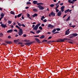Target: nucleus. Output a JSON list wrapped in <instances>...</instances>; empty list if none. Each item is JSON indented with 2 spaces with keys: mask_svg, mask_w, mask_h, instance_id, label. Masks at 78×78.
<instances>
[{
  "mask_svg": "<svg viewBox=\"0 0 78 78\" xmlns=\"http://www.w3.org/2000/svg\"><path fill=\"white\" fill-rule=\"evenodd\" d=\"M12 30H9L7 31V33H12Z\"/></svg>",
  "mask_w": 78,
  "mask_h": 78,
  "instance_id": "nucleus-13",
  "label": "nucleus"
},
{
  "mask_svg": "<svg viewBox=\"0 0 78 78\" xmlns=\"http://www.w3.org/2000/svg\"><path fill=\"white\" fill-rule=\"evenodd\" d=\"M59 7V5H58L55 8V9H57V8H58V7Z\"/></svg>",
  "mask_w": 78,
  "mask_h": 78,
  "instance_id": "nucleus-46",
  "label": "nucleus"
},
{
  "mask_svg": "<svg viewBox=\"0 0 78 78\" xmlns=\"http://www.w3.org/2000/svg\"><path fill=\"white\" fill-rule=\"evenodd\" d=\"M22 27H25V25L24 24H22Z\"/></svg>",
  "mask_w": 78,
  "mask_h": 78,
  "instance_id": "nucleus-42",
  "label": "nucleus"
},
{
  "mask_svg": "<svg viewBox=\"0 0 78 78\" xmlns=\"http://www.w3.org/2000/svg\"><path fill=\"white\" fill-rule=\"evenodd\" d=\"M41 26L42 27H44V26H45V25H44V24H41Z\"/></svg>",
  "mask_w": 78,
  "mask_h": 78,
  "instance_id": "nucleus-54",
  "label": "nucleus"
},
{
  "mask_svg": "<svg viewBox=\"0 0 78 78\" xmlns=\"http://www.w3.org/2000/svg\"><path fill=\"white\" fill-rule=\"evenodd\" d=\"M44 22H47V20L45 19L43 20Z\"/></svg>",
  "mask_w": 78,
  "mask_h": 78,
  "instance_id": "nucleus-39",
  "label": "nucleus"
},
{
  "mask_svg": "<svg viewBox=\"0 0 78 78\" xmlns=\"http://www.w3.org/2000/svg\"><path fill=\"white\" fill-rule=\"evenodd\" d=\"M41 25V23H39L38 24H37L33 28V30L35 31H37V29H38V27Z\"/></svg>",
  "mask_w": 78,
  "mask_h": 78,
  "instance_id": "nucleus-1",
  "label": "nucleus"
},
{
  "mask_svg": "<svg viewBox=\"0 0 78 78\" xmlns=\"http://www.w3.org/2000/svg\"><path fill=\"white\" fill-rule=\"evenodd\" d=\"M18 33L19 36H21L23 34V30L22 29H20L19 31V32H18Z\"/></svg>",
  "mask_w": 78,
  "mask_h": 78,
  "instance_id": "nucleus-2",
  "label": "nucleus"
},
{
  "mask_svg": "<svg viewBox=\"0 0 78 78\" xmlns=\"http://www.w3.org/2000/svg\"><path fill=\"white\" fill-rule=\"evenodd\" d=\"M63 3H60V6H62L63 5Z\"/></svg>",
  "mask_w": 78,
  "mask_h": 78,
  "instance_id": "nucleus-47",
  "label": "nucleus"
},
{
  "mask_svg": "<svg viewBox=\"0 0 78 78\" xmlns=\"http://www.w3.org/2000/svg\"><path fill=\"white\" fill-rule=\"evenodd\" d=\"M72 35H73L74 36H78V34L76 33H74L72 34Z\"/></svg>",
  "mask_w": 78,
  "mask_h": 78,
  "instance_id": "nucleus-14",
  "label": "nucleus"
},
{
  "mask_svg": "<svg viewBox=\"0 0 78 78\" xmlns=\"http://www.w3.org/2000/svg\"><path fill=\"white\" fill-rule=\"evenodd\" d=\"M22 13H20L17 16V17H20V16H22Z\"/></svg>",
  "mask_w": 78,
  "mask_h": 78,
  "instance_id": "nucleus-21",
  "label": "nucleus"
},
{
  "mask_svg": "<svg viewBox=\"0 0 78 78\" xmlns=\"http://www.w3.org/2000/svg\"><path fill=\"white\" fill-rule=\"evenodd\" d=\"M66 16H67V15H65L63 16V18H64V17H66Z\"/></svg>",
  "mask_w": 78,
  "mask_h": 78,
  "instance_id": "nucleus-56",
  "label": "nucleus"
},
{
  "mask_svg": "<svg viewBox=\"0 0 78 78\" xmlns=\"http://www.w3.org/2000/svg\"><path fill=\"white\" fill-rule=\"evenodd\" d=\"M8 38L9 39H11V36H9L8 37Z\"/></svg>",
  "mask_w": 78,
  "mask_h": 78,
  "instance_id": "nucleus-51",
  "label": "nucleus"
},
{
  "mask_svg": "<svg viewBox=\"0 0 78 78\" xmlns=\"http://www.w3.org/2000/svg\"><path fill=\"white\" fill-rule=\"evenodd\" d=\"M55 6V5L54 4H51L50 5V6L51 7V8Z\"/></svg>",
  "mask_w": 78,
  "mask_h": 78,
  "instance_id": "nucleus-32",
  "label": "nucleus"
},
{
  "mask_svg": "<svg viewBox=\"0 0 78 78\" xmlns=\"http://www.w3.org/2000/svg\"><path fill=\"white\" fill-rule=\"evenodd\" d=\"M5 43L6 44H11L12 43V42L11 41H6L5 42Z\"/></svg>",
  "mask_w": 78,
  "mask_h": 78,
  "instance_id": "nucleus-10",
  "label": "nucleus"
},
{
  "mask_svg": "<svg viewBox=\"0 0 78 78\" xmlns=\"http://www.w3.org/2000/svg\"><path fill=\"white\" fill-rule=\"evenodd\" d=\"M65 39H66V40H68L70 41V39H69V38H65Z\"/></svg>",
  "mask_w": 78,
  "mask_h": 78,
  "instance_id": "nucleus-49",
  "label": "nucleus"
},
{
  "mask_svg": "<svg viewBox=\"0 0 78 78\" xmlns=\"http://www.w3.org/2000/svg\"><path fill=\"white\" fill-rule=\"evenodd\" d=\"M8 23H9V24H11V23H12V22L10 20H9L8 22H7Z\"/></svg>",
  "mask_w": 78,
  "mask_h": 78,
  "instance_id": "nucleus-26",
  "label": "nucleus"
},
{
  "mask_svg": "<svg viewBox=\"0 0 78 78\" xmlns=\"http://www.w3.org/2000/svg\"><path fill=\"white\" fill-rule=\"evenodd\" d=\"M39 29H40V30H42V27H39Z\"/></svg>",
  "mask_w": 78,
  "mask_h": 78,
  "instance_id": "nucleus-35",
  "label": "nucleus"
},
{
  "mask_svg": "<svg viewBox=\"0 0 78 78\" xmlns=\"http://www.w3.org/2000/svg\"><path fill=\"white\" fill-rule=\"evenodd\" d=\"M16 23L14 22L13 24V25H16Z\"/></svg>",
  "mask_w": 78,
  "mask_h": 78,
  "instance_id": "nucleus-55",
  "label": "nucleus"
},
{
  "mask_svg": "<svg viewBox=\"0 0 78 78\" xmlns=\"http://www.w3.org/2000/svg\"><path fill=\"white\" fill-rule=\"evenodd\" d=\"M37 13H35L33 15H32V16L33 17H37Z\"/></svg>",
  "mask_w": 78,
  "mask_h": 78,
  "instance_id": "nucleus-11",
  "label": "nucleus"
},
{
  "mask_svg": "<svg viewBox=\"0 0 78 78\" xmlns=\"http://www.w3.org/2000/svg\"><path fill=\"white\" fill-rule=\"evenodd\" d=\"M56 31V29H54V30H52V33H55V31Z\"/></svg>",
  "mask_w": 78,
  "mask_h": 78,
  "instance_id": "nucleus-31",
  "label": "nucleus"
},
{
  "mask_svg": "<svg viewBox=\"0 0 78 78\" xmlns=\"http://www.w3.org/2000/svg\"><path fill=\"white\" fill-rule=\"evenodd\" d=\"M51 37H50L48 38V39H51Z\"/></svg>",
  "mask_w": 78,
  "mask_h": 78,
  "instance_id": "nucleus-50",
  "label": "nucleus"
},
{
  "mask_svg": "<svg viewBox=\"0 0 78 78\" xmlns=\"http://www.w3.org/2000/svg\"><path fill=\"white\" fill-rule=\"evenodd\" d=\"M35 41H37V42L38 43L40 42V40H39V39L37 38H35Z\"/></svg>",
  "mask_w": 78,
  "mask_h": 78,
  "instance_id": "nucleus-8",
  "label": "nucleus"
},
{
  "mask_svg": "<svg viewBox=\"0 0 78 78\" xmlns=\"http://www.w3.org/2000/svg\"><path fill=\"white\" fill-rule=\"evenodd\" d=\"M45 19V17L44 16H43L41 18V20H43V19Z\"/></svg>",
  "mask_w": 78,
  "mask_h": 78,
  "instance_id": "nucleus-24",
  "label": "nucleus"
},
{
  "mask_svg": "<svg viewBox=\"0 0 78 78\" xmlns=\"http://www.w3.org/2000/svg\"><path fill=\"white\" fill-rule=\"evenodd\" d=\"M35 26V25L34 24L33 25L32 27V28H33L34 27V26Z\"/></svg>",
  "mask_w": 78,
  "mask_h": 78,
  "instance_id": "nucleus-59",
  "label": "nucleus"
},
{
  "mask_svg": "<svg viewBox=\"0 0 78 78\" xmlns=\"http://www.w3.org/2000/svg\"><path fill=\"white\" fill-rule=\"evenodd\" d=\"M70 16H69L68 18L66 19V21H69V20H70Z\"/></svg>",
  "mask_w": 78,
  "mask_h": 78,
  "instance_id": "nucleus-17",
  "label": "nucleus"
},
{
  "mask_svg": "<svg viewBox=\"0 0 78 78\" xmlns=\"http://www.w3.org/2000/svg\"><path fill=\"white\" fill-rule=\"evenodd\" d=\"M71 0H69L68 1V2H69V3H73V0L72 1H70Z\"/></svg>",
  "mask_w": 78,
  "mask_h": 78,
  "instance_id": "nucleus-16",
  "label": "nucleus"
},
{
  "mask_svg": "<svg viewBox=\"0 0 78 78\" xmlns=\"http://www.w3.org/2000/svg\"><path fill=\"white\" fill-rule=\"evenodd\" d=\"M58 3H57L56 4H55V6H57L58 5Z\"/></svg>",
  "mask_w": 78,
  "mask_h": 78,
  "instance_id": "nucleus-64",
  "label": "nucleus"
},
{
  "mask_svg": "<svg viewBox=\"0 0 78 78\" xmlns=\"http://www.w3.org/2000/svg\"><path fill=\"white\" fill-rule=\"evenodd\" d=\"M76 1H77V0H73V2H76Z\"/></svg>",
  "mask_w": 78,
  "mask_h": 78,
  "instance_id": "nucleus-58",
  "label": "nucleus"
},
{
  "mask_svg": "<svg viewBox=\"0 0 78 78\" xmlns=\"http://www.w3.org/2000/svg\"><path fill=\"white\" fill-rule=\"evenodd\" d=\"M66 38H64L63 39H60V42H64V40H66Z\"/></svg>",
  "mask_w": 78,
  "mask_h": 78,
  "instance_id": "nucleus-18",
  "label": "nucleus"
},
{
  "mask_svg": "<svg viewBox=\"0 0 78 78\" xmlns=\"http://www.w3.org/2000/svg\"><path fill=\"white\" fill-rule=\"evenodd\" d=\"M37 5H44V3H38L37 4Z\"/></svg>",
  "mask_w": 78,
  "mask_h": 78,
  "instance_id": "nucleus-29",
  "label": "nucleus"
},
{
  "mask_svg": "<svg viewBox=\"0 0 78 78\" xmlns=\"http://www.w3.org/2000/svg\"><path fill=\"white\" fill-rule=\"evenodd\" d=\"M48 27H49L50 28H53L54 26L51 24H49L48 25Z\"/></svg>",
  "mask_w": 78,
  "mask_h": 78,
  "instance_id": "nucleus-9",
  "label": "nucleus"
},
{
  "mask_svg": "<svg viewBox=\"0 0 78 78\" xmlns=\"http://www.w3.org/2000/svg\"><path fill=\"white\" fill-rule=\"evenodd\" d=\"M51 15L52 16H55V14L53 12H52L51 13Z\"/></svg>",
  "mask_w": 78,
  "mask_h": 78,
  "instance_id": "nucleus-12",
  "label": "nucleus"
},
{
  "mask_svg": "<svg viewBox=\"0 0 78 78\" xmlns=\"http://www.w3.org/2000/svg\"><path fill=\"white\" fill-rule=\"evenodd\" d=\"M45 37L44 36V35H42L40 37V39H43Z\"/></svg>",
  "mask_w": 78,
  "mask_h": 78,
  "instance_id": "nucleus-20",
  "label": "nucleus"
},
{
  "mask_svg": "<svg viewBox=\"0 0 78 78\" xmlns=\"http://www.w3.org/2000/svg\"><path fill=\"white\" fill-rule=\"evenodd\" d=\"M61 14H62L61 11H59V12L57 13V16H61Z\"/></svg>",
  "mask_w": 78,
  "mask_h": 78,
  "instance_id": "nucleus-7",
  "label": "nucleus"
},
{
  "mask_svg": "<svg viewBox=\"0 0 78 78\" xmlns=\"http://www.w3.org/2000/svg\"><path fill=\"white\" fill-rule=\"evenodd\" d=\"M34 37H39V35L34 36Z\"/></svg>",
  "mask_w": 78,
  "mask_h": 78,
  "instance_id": "nucleus-38",
  "label": "nucleus"
},
{
  "mask_svg": "<svg viewBox=\"0 0 78 78\" xmlns=\"http://www.w3.org/2000/svg\"><path fill=\"white\" fill-rule=\"evenodd\" d=\"M16 28H17L19 29V30H20V29H22L20 28V27H19L18 25H16Z\"/></svg>",
  "mask_w": 78,
  "mask_h": 78,
  "instance_id": "nucleus-23",
  "label": "nucleus"
},
{
  "mask_svg": "<svg viewBox=\"0 0 78 78\" xmlns=\"http://www.w3.org/2000/svg\"><path fill=\"white\" fill-rule=\"evenodd\" d=\"M47 40H44L43 41V42H47Z\"/></svg>",
  "mask_w": 78,
  "mask_h": 78,
  "instance_id": "nucleus-48",
  "label": "nucleus"
},
{
  "mask_svg": "<svg viewBox=\"0 0 78 78\" xmlns=\"http://www.w3.org/2000/svg\"><path fill=\"white\" fill-rule=\"evenodd\" d=\"M65 8V6H63L61 8V11L62 12H64V9Z\"/></svg>",
  "mask_w": 78,
  "mask_h": 78,
  "instance_id": "nucleus-6",
  "label": "nucleus"
},
{
  "mask_svg": "<svg viewBox=\"0 0 78 78\" xmlns=\"http://www.w3.org/2000/svg\"><path fill=\"white\" fill-rule=\"evenodd\" d=\"M23 16H24V15H23L22 16V19H24V17H23Z\"/></svg>",
  "mask_w": 78,
  "mask_h": 78,
  "instance_id": "nucleus-43",
  "label": "nucleus"
},
{
  "mask_svg": "<svg viewBox=\"0 0 78 78\" xmlns=\"http://www.w3.org/2000/svg\"><path fill=\"white\" fill-rule=\"evenodd\" d=\"M1 16V17H3L4 16V15H3V14H2Z\"/></svg>",
  "mask_w": 78,
  "mask_h": 78,
  "instance_id": "nucleus-57",
  "label": "nucleus"
},
{
  "mask_svg": "<svg viewBox=\"0 0 78 78\" xmlns=\"http://www.w3.org/2000/svg\"><path fill=\"white\" fill-rule=\"evenodd\" d=\"M10 13L12 14H15V13H14V12L13 11H11L10 12Z\"/></svg>",
  "mask_w": 78,
  "mask_h": 78,
  "instance_id": "nucleus-25",
  "label": "nucleus"
},
{
  "mask_svg": "<svg viewBox=\"0 0 78 78\" xmlns=\"http://www.w3.org/2000/svg\"><path fill=\"white\" fill-rule=\"evenodd\" d=\"M3 10V8H0V10H1V11H2Z\"/></svg>",
  "mask_w": 78,
  "mask_h": 78,
  "instance_id": "nucleus-60",
  "label": "nucleus"
},
{
  "mask_svg": "<svg viewBox=\"0 0 78 78\" xmlns=\"http://www.w3.org/2000/svg\"><path fill=\"white\" fill-rule=\"evenodd\" d=\"M56 30L57 31H60V30H61V29L59 28H56Z\"/></svg>",
  "mask_w": 78,
  "mask_h": 78,
  "instance_id": "nucleus-37",
  "label": "nucleus"
},
{
  "mask_svg": "<svg viewBox=\"0 0 78 78\" xmlns=\"http://www.w3.org/2000/svg\"><path fill=\"white\" fill-rule=\"evenodd\" d=\"M3 36V34L2 33H0V37H2Z\"/></svg>",
  "mask_w": 78,
  "mask_h": 78,
  "instance_id": "nucleus-28",
  "label": "nucleus"
},
{
  "mask_svg": "<svg viewBox=\"0 0 78 78\" xmlns=\"http://www.w3.org/2000/svg\"><path fill=\"white\" fill-rule=\"evenodd\" d=\"M69 9H68L65 11V14H66V13H67V12H69Z\"/></svg>",
  "mask_w": 78,
  "mask_h": 78,
  "instance_id": "nucleus-22",
  "label": "nucleus"
},
{
  "mask_svg": "<svg viewBox=\"0 0 78 78\" xmlns=\"http://www.w3.org/2000/svg\"><path fill=\"white\" fill-rule=\"evenodd\" d=\"M1 27H2V28H6L7 27V26H6V24H4L3 23L1 25Z\"/></svg>",
  "mask_w": 78,
  "mask_h": 78,
  "instance_id": "nucleus-5",
  "label": "nucleus"
},
{
  "mask_svg": "<svg viewBox=\"0 0 78 78\" xmlns=\"http://www.w3.org/2000/svg\"><path fill=\"white\" fill-rule=\"evenodd\" d=\"M69 30L70 29H69L66 31V33L65 34V35H68V34L70 33V32L69 31Z\"/></svg>",
  "mask_w": 78,
  "mask_h": 78,
  "instance_id": "nucleus-4",
  "label": "nucleus"
},
{
  "mask_svg": "<svg viewBox=\"0 0 78 78\" xmlns=\"http://www.w3.org/2000/svg\"><path fill=\"white\" fill-rule=\"evenodd\" d=\"M33 11H34V12H37V10L36 9H33Z\"/></svg>",
  "mask_w": 78,
  "mask_h": 78,
  "instance_id": "nucleus-27",
  "label": "nucleus"
},
{
  "mask_svg": "<svg viewBox=\"0 0 78 78\" xmlns=\"http://www.w3.org/2000/svg\"><path fill=\"white\" fill-rule=\"evenodd\" d=\"M14 31H15L16 32H17L18 31L16 29H15V30H14Z\"/></svg>",
  "mask_w": 78,
  "mask_h": 78,
  "instance_id": "nucleus-52",
  "label": "nucleus"
},
{
  "mask_svg": "<svg viewBox=\"0 0 78 78\" xmlns=\"http://www.w3.org/2000/svg\"><path fill=\"white\" fill-rule=\"evenodd\" d=\"M55 10L56 12H59V10L58 9H55Z\"/></svg>",
  "mask_w": 78,
  "mask_h": 78,
  "instance_id": "nucleus-40",
  "label": "nucleus"
},
{
  "mask_svg": "<svg viewBox=\"0 0 78 78\" xmlns=\"http://www.w3.org/2000/svg\"><path fill=\"white\" fill-rule=\"evenodd\" d=\"M24 42H30V41L25 40L24 41Z\"/></svg>",
  "mask_w": 78,
  "mask_h": 78,
  "instance_id": "nucleus-33",
  "label": "nucleus"
},
{
  "mask_svg": "<svg viewBox=\"0 0 78 78\" xmlns=\"http://www.w3.org/2000/svg\"><path fill=\"white\" fill-rule=\"evenodd\" d=\"M33 3L34 4H36V3H37V1H34L33 2Z\"/></svg>",
  "mask_w": 78,
  "mask_h": 78,
  "instance_id": "nucleus-19",
  "label": "nucleus"
},
{
  "mask_svg": "<svg viewBox=\"0 0 78 78\" xmlns=\"http://www.w3.org/2000/svg\"><path fill=\"white\" fill-rule=\"evenodd\" d=\"M49 16L50 17H51V14H49Z\"/></svg>",
  "mask_w": 78,
  "mask_h": 78,
  "instance_id": "nucleus-62",
  "label": "nucleus"
},
{
  "mask_svg": "<svg viewBox=\"0 0 78 78\" xmlns=\"http://www.w3.org/2000/svg\"><path fill=\"white\" fill-rule=\"evenodd\" d=\"M18 25L20 27H21V26H22V24H21L20 23H18Z\"/></svg>",
  "mask_w": 78,
  "mask_h": 78,
  "instance_id": "nucleus-34",
  "label": "nucleus"
},
{
  "mask_svg": "<svg viewBox=\"0 0 78 78\" xmlns=\"http://www.w3.org/2000/svg\"><path fill=\"white\" fill-rule=\"evenodd\" d=\"M30 44H31L30 42H27L25 43V45H29Z\"/></svg>",
  "mask_w": 78,
  "mask_h": 78,
  "instance_id": "nucleus-15",
  "label": "nucleus"
},
{
  "mask_svg": "<svg viewBox=\"0 0 78 78\" xmlns=\"http://www.w3.org/2000/svg\"><path fill=\"white\" fill-rule=\"evenodd\" d=\"M19 44H22V42H19L18 43Z\"/></svg>",
  "mask_w": 78,
  "mask_h": 78,
  "instance_id": "nucleus-61",
  "label": "nucleus"
},
{
  "mask_svg": "<svg viewBox=\"0 0 78 78\" xmlns=\"http://www.w3.org/2000/svg\"><path fill=\"white\" fill-rule=\"evenodd\" d=\"M38 8L41 10H43V9H44V7L41 6V5H39L38 6Z\"/></svg>",
  "mask_w": 78,
  "mask_h": 78,
  "instance_id": "nucleus-3",
  "label": "nucleus"
},
{
  "mask_svg": "<svg viewBox=\"0 0 78 78\" xmlns=\"http://www.w3.org/2000/svg\"><path fill=\"white\" fill-rule=\"evenodd\" d=\"M57 42H61V40L60 39V40H57Z\"/></svg>",
  "mask_w": 78,
  "mask_h": 78,
  "instance_id": "nucleus-53",
  "label": "nucleus"
},
{
  "mask_svg": "<svg viewBox=\"0 0 78 78\" xmlns=\"http://www.w3.org/2000/svg\"><path fill=\"white\" fill-rule=\"evenodd\" d=\"M26 4L27 5H29V4H31V3L30 2H27Z\"/></svg>",
  "mask_w": 78,
  "mask_h": 78,
  "instance_id": "nucleus-36",
  "label": "nucleus"
},
{
  "mask_svg": "<svg viewBox=\"0 0 78 78\" xmlns=\"http://www.w3.org/2000/svg\"><path fill=\"white\" fill-rule=\"evenodd\" d=\"M30 33H33V34H35L34 32H33V31H30Z\"/></svg>",
  "mask_w": 78,
  "mask_h": 78,
  "instance_id": "nucleus-41",
  "label": "nucleus"
},
{
  "mask_svg": "<svg viewBox=\"0 0 78 78\" xmlns=\"http://www.w3.org/2000/svg\"><path fill=\"white\" fill-rule=\"evenodd\" d=\"M40 32H41V30H38L37 31L36 33L37 34H39V33H40Z\"/></svg>",
  "mask_w": 78,
  "mask_h": 78,
  "instance_id": "nucleus-30",
  "label": "nucleus"
},
{
  "mask_svg": "<svg viewBox=\"0 0 78 78\" xmlns=\"http://www.w3.org/2000/svg\"><path fill=\"white\" fill-rule=\"evenodd\" d=\"M58 33V32H57L54 33V34H56V33Z\"/></svg>",
  "mask_w": 78,
  "mask_h": 78,
  "instance_id": "nucleus-63",
  "label": "nucleus"
},
{
  "mask_svg": "<svg viewBox=\"0 0 78 78\" xmlns=\"http://www.w3.org/2000/svg\"><path fill=\"white\" fill-rule=\"evenodd\" d=\"M30 14H27V17H30Z\"/></svg>",
  "mask_w": 78,
  "mask_h": 78,
  "instance_id": "nucleus-44",
  "label": "nucleus"
},
{
  "mask_svg": "<svg viewBox=\"0 0 78 78\" xmlns=\"http://www.w3.org/2000/svg\"><path fill=\"white\" fill-rule=\"evenodd\" d=\"M23 36L25 37H27V35H26L25 34H23Z\"/></svg>",
  "mask_w": 78,
  "mask_h": 78,
  "instance_id": "nucleus-45",
  "label": "nucleus"
}]
</instances>
